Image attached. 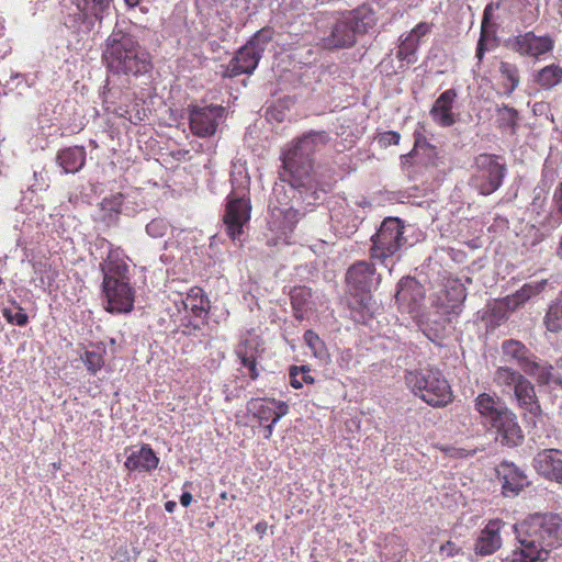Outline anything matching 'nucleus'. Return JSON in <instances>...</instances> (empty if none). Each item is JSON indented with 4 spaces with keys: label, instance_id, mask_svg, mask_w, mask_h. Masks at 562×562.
Masks as SVG:
<instances>
[{
    "label": "nucleus",
    "instance_id": "680f3d73",
    "mask_svg": "<svg viewBox=\"0 0 562 562\" xmlns=\"http://www.w3.org/2000/svg\"><path fill=\"white\" fill-rule=\"evenodd\" d=\"M493 11H494V3L493 2H490L485 8H484V11H483V15H482V22L483 23H495L493 21Z\"/></svg>",
    "mask_w": 562,
    "mask_h": 562
},
{
    "label": "nucleus",
    "instance_id": "79ce46f5",
    "mask_svg": "<svg viewBox=\"0 0 562 562\" xmlns=\"http://www.w3.org/2000/svg\"><path fill=\"white\" fill-rule=\"evenodd\" d=\"M499 72L504 79H506L509 82V86H507V92L512 93L514 92L520 82L519 77V69L517 65L508 63V61H501L499 64Z\"/></svg>",
    "mask_w": 562,
    "mask_h": 562
},
{
    "label": "nucleus",
    "instance_id": "052dcab7",
    "mask_svg": "<svg viewBox=\"0 0 562 562\" xmlns=\"http://www.w3.org/2000/svg\"><path fill=\"white\" fill-rule=\"evenodd\" d=\"M299 374L302 378V384H313L315 382L314 378L310 374V367L308 366H300L297 367Z\"/></svg>",
    "mask_w": 562,
    "mask_h": 562
},
{
    "label": "nucleus",
    "instance_id": "a18cd8bd",
    "mask_svg": "<svg viewBox=\"0 0 562 562\" xmlns=\"http://www.w3.org/2000/svg\"><path fill=\"white\" fill-rule=\"evenodd\" d=\"M207 323L200 318H194L192 314L184 315L180 318V327H183L182 334L184 336L196 337L198 333L202 330L203 326Z\"/></svg>",
    "mask_w": 562,
    "mask_h": 562
},
{
    "label": "nucleus",
    "instance_id": "09e8293b",
    "mask_svg": "<svg viewBox=\"0 0 562 562\" xmlns=\"http://www.w3.org/2000/svg\"><path fill=\"white\" fill-rule=\"evenodd\" d=\"M552 206L554 210L553 218L562 223V180L558 183L552 195Z\"/></svg>",
    "mask_w": 562,
    "mask_h": 562
},
{
    "label": "nucleus",
    "instance_id": "cd10ccee",
    "mask_svg": "<svg viewBox=\"0 0 562 562\" xmlns=\"http://www.w3.org/2000/svg\"><path fill=\"white\" fill-rule=\"evenodd\" d=\"M125 195L121 192L105 196L100 202L101 222L106 227L117 226Z\"/></svg>",
    "mask_w": 562,
    "mask_h": 562
},
{
    "label": "nucleus",
    "instance_id": "9b49d317",
    "mask_svg": "<svg viewBox=\"0 0 562 562\" xmlns=\"http://www.w3.org/2000/svg\"><path fill=\"white\" fill-rule=\"evenodd\" d=\"M273 31L263 27L257 31L245 45L239 47L227 65V76L233 78L239 75H251L258 67L260 59L272 41Z\"/></svg>",
    "mask_w": 562,
    "mask_h": 562
},
{
    "label": "nucleus",
    "instance_id": "dca6fc26",
    "mask_svg": "<svg viewBox=\"0 0 562 562\" xmlns=\"http://www.w3.org/2000/svg\"><path fill=\"white\" fill-rule=\"evenodd\" d=\"M495 472L502 485V495L505 497H516L531 485L526 471L512 461L503 460L495 468Z\"/></svg>",
    "mask_w": 562,
    "mask_h": 562
},
{
    "label": "nucleus",
    "instance_id": "338daca9",
    "mask_svg": "<svg viewBox=\"0 0 562 562\" xmlns=\"http://www.w3.org/2000/svg\"><path fill=\"white\" fill-rule=\"evenodd\" d=\"M393 194H394V199H396V201H398L401 203H404L406 200H408L411 198V194L404 190H398V191L394 192Z\"/></svg>",
    "mask_w": 562,
    "mask_h": 562
},
{
    "label": "nucleus",
    "instance_id": "9d476101",
    "mask_svg": "<svg viewBox=\"0 0 562 562\" xmlns=\"http://www.w3.org/2000/svg\"><path fill=\"white\" fill-rule=\"evenodd\" d=\"M112 0H71L63 4V24L72 32L85 30L90 32L97 22L110 14Z\"/></svg>",
    "mask_w": 562,
    "mask_h": 562
},
{
    "label": "nucleus",
    "instance_id": "4be33fe9",
    "mask_svg": "<svg viewBox=\"0 0 562 562\" xmlns=\"http://www.w3.org/2000/svg\"><path fill=\"white\" fill-rule=\"evenodd\" d=\"M514 395L518 403V406L529 414V422L536 424V418L542 414L541 405L536 394L535 385L526 378L514 389Z\"/></svg>",
    "mask_w": 562,
    "mask_h": 562
},
{
    "label": "nucleus",
    "instance_id": "20e7f679",
    "mask_svg": "<svg viewBox=\"0 0 562 562\" xmlns=\"http://www.w3.org/2000/svg\"><path fill=\"white\" fill-rule=\"evenodd\" d=\"M102 60L113 76L149 80L154 68L151 55L140 45L133 27L120 29L117 24L104 42Z\"/></svg>",
    "mask_w": 562,
    "mask_h": 562
},
{
    "label": "nucleus",
    "instance_id": "5701e85b",
    "mask_svg": "<svg viewBox=\"0 0 562 562\" xmlns=\"http://www.w3.org/2000/svg\"><path fill=\"white\" fill-rule=\"evenodd\" d=\"M502 359L505 362L515 363L525 373L528 367L537 357L535 353L520 340L506 339L502 342Z\"/></svg>",
    "mask_w": 562,
    "mask_h": 562
},
{
    "label": "nucleus",
    "instance_id": "39448f33",
    "mask_svg": "<svg viewBox=\"0 0 562 562\" xmlns=\"http://www.w3.org/2000/svg\"><path fill=\"white\" fill-rule=\"evenodd\" d=\"M374 260H357L345 273L346 293L349 295V308L356 323L368 324L378 308L373 292L379 288L382 277L376 272Z\"/></svg>",
    "mask_w": 562,
    "mask_h": 562
},
{
    "label": "nucleus",
    "instance_id": "f03ea898",
    "mask_svg": "<svg viewBox=\"0 0 562 562\" xmlns=\"http://www.w3.org/2000/svg\"><path fill=\"white\" fill-rule=\"evenodd\" d=\"M518 546L515 562H546L562 547V517L552 512L533 513L512 526Z\"/></svg>",
    "mask_w": 562,
    "mask_h": 562
},
{
    "label": "nucleus",
    "instance_id": "bb28decb",
    "mask_svg": "<svg viewBox=\"0 0 562 562\" xmlns=\"http://www.w3.org/2000/svg\"><path fill=\"white\" fill-rule=\"evenodd\" d=\"M183 308L193 315L194 318H200L207 323L210 313V300L202 289H191L184 300H181Z\"/></svg>",
    "mask_w": 562,
    "mask_h": 562
},
{
    "label": "nucleus",
    "instance_id": "1a4fd4ad",
    "mask_svg": "<svg viewBox=\"0 0 562 562\" xmlns=\"http://www.w3.org/2000/svg\"><path fill=\"white\" fill-rule=\"evenodd\" d=\"M405 379L414 395L435 408L446 407L453 401L451 386L437 368L426 367L409 371Z\"/></svg>",
    "mask_w": 562,
    "mask_h": 562
},
{
    "label": "nucleus",
    "instance_id": "c85d7f7f",
    "mask_svg": "<svg viewBox=\"0 0 562 562\" xmlns=\"http://www.w3.org/2000/svg\"><path fill=\"white\" fill-rule=\"evenodd\" d=\"M547 285L548 281L544 279L525 283L514 294L507 296V306L512 308V311L518 310L525 303L541 294Z\"/></svg>",
    "mask_w": 562,
    "mask_h": 562
},
{
    "label": "nucleus",
    "instance_id": "5fc2aeb1",
    "mask_svg": "<svg viewBox=\"0 0 562 562\" xmlns=\"http://www.w3.org/2000/svg\"><path fill=\"white\" fill-rule=\"evenodd\" d=\"M432 24L428 22H419L409 33L411 37L419 43V40L430 33Z\"/></svg>",
    "mask_w": 562,
    "mask_h": 562
},
{
    "label": "nucleus",
    "instance_id": "4d7b16f0",
    "mask_svg": "<svg viewBox=\"0 0 562 562\" xmlns=\"http://www.w3.org/2000/svg\"><path fill=\"white\" fill-rule=\"evenodd\" d=\"M461 552V548L457 547V544L448 540L447 542L442 543L439 548V553L441 555H446L447 558H453L458 555Z\"/></svg>",
    "mask_w": 562,
    "mask_h": 562
},
{
    "label": "nucleus",
    "instance_id": "6e6d98bb",
    "mask_svg": "<svg viewBox=\"0 0 562 562\" xmlns=\"http://www.w3.org/2000/svg\"><path fill=\"white\" fill-rule=\"evenodd\" d=\"M532 113L537 116H546L553 121V114L550 111V104L544 101L536 102L532 105Z\"/></svg>",
    "mask_w": 562,
    "mask_h": 562
},
{
    "label": "nucleus",
    "instance_id": "de8ad7c7",
    "mask_svg": "<svg viewBox=\"0 0 562 562\" xmlns=\"http://www.w3.org/2000/svg\"><path fill=\"white\" fill-rule=\"evenodd\" d=\"M1 313L4 319L11 325L24 327L29 324V316L24 308H20V311L13 312L9 306H2Z\"/></svg>",
    "mask_w": 562,
    "mask_h": 562
},
{
    "label": "nucleus",
    "instance_id": "c9c22d12",
    "mask_svg": "<svg viewBox=\"0 0 562 562\" xmlns=\"http://www.w3.org/2000/svg\"><path fill=\"white\" fill-rule=\"evenodd\" d=\"M543 325L551 333L562 331V299L551 302L543 317Z\"/></svg>",
    "mask_w": 562,
    "mask_h": 562
},
{
    "label": "nucleus",
    "instance_id": "f257e3e1",
    "mask_svg": "<svg viewBox=\"0 0 562 562\" xmlns=\"http://www.w3.org/2000/svg\"><path fill=\"white\" fill-rule=\"evenodd\" d=\"M330 140L326 131L303 133L281 153L280 179L289 189H274L277 205L272 207V224L281 234L292 233L307 212L325 202L333 189V177L314 168L315 154Z\"/></svg>",
    "mask_w": 562,
    "mask_h": 562
},
{
    "label": "nucleus",
    "instance_id": "2f4dec72",
    "mask_svg": "<svg viewBox=\"0 0 562 562\" xmlns=\"http://www.w3.org/2000/svg\"><path fill=\"white\" fill-rule=\"evenodd\" d=\"M496 32V23L481 22L480 37L475 48V57L477 58L479 63H482L486 52L494 49L498 46L499 43Z\"/></svg>",
    "mask_w": 562,
    "mask_h": 562
},
{
    "label": "nucleus",
    "instance_id": "a211bd4d",
    "mask_svg": "<svg viewBox=\"0 0 562 562\" xmlns=\"http://www.w3.org/2000/svg\"><path fill=\"white\" fill-rule=\"evenodd\" d=\"M537 473L547 480L562 483V450L544 449L532 460Z\"/></svg>",
    "mask_w": 562,
    "mask_h": 562
},
{
    "label": "nucleus",
    "instance_id": "3c124183",
    "mask_svg": "<svg viewBox=\"0 0 562 562\" xmlns=\"http://www.w3.org/2000/svg\"><path fill=\"white\" fill-rule=\"evenodd\" d=\"M401 139L400 133L395 131H387L379 134L376 142L381 148H386L391 145H397Z\"/></svg>",
    "mask_w": 562,
    "mask_h": 562
},
{
    "label": "nucleus",
    "instance_id": "774afa93",
    "mask_svg": "<svg viewBox=\"0 0 562 562\" xmlns=\"http://www.w3.org/2000/svg\"><path fill=\"white\" fill-rule=\"evenodd\" d=\"M176 508H177V503L175 501H167L165 503L166 512L171 514V513H173L176 510Z\"/></svg>",
    "mask_w": 562,
    "mask_h": 562
},
{
    "label": "nucleus",
    "instance_id": "72a5a7b5",
    "mask_svg": "<svg viewBox=\"0 0 562 562\" xmlns=\"http://www.w3.org/2000/svg\"><path fill=\"white\" fill-rule=\"evenodd\" d=\"M289 295L295 319L303 321L305 312L310 308L312 290L306 285H295L291 288Z\"/></svg>",
    "mask_w": 562,
    "mask_h": 562
},
{
    "label": "nucleus",
    "instance_id": "f3484780",
    "mask_svg": "<svg viewBox=\"0 0 562 562\" xmlns=\"http://www.w3.org/2000/svg\"><path fill=\"white\" fill-rule=\"evenodd\" d=\"M490 428L495 430L496 441L504 447L516 448L524 442L522 429L518 424L516 414L510 408L506 409Z\"/></svg>",
    "mask_w": 562,
    "mask_h": 562
},
{
    "label": "nucleus",
    "instance_id": "c756f323",
    "mask_svg": "<svg viewBox=\"0 0 562 562\" xmlns=\"http://www.w3.org/2000/svg\"><path fill=\"white\" fill-rule=\"evenodd\" d=\"M532 81L543 90H552L562 83V67L550 64L532 72Z\"/></svg>",
    "mask_w": 562,
    "mask_h": 562
},
{
    "label": "nucleus",
    "instance_id": "c03bdc74",
    "mask_svg": "<svg viewBox=\"0 0 562 562\" xmlns=\"http://www.w3.org/2000/svg\"><path fill=\"white\" fill-rule=\"evenodd\" d=\"M93 246L97 250H101L102 252H106V257L102 259L100 263H106L110 255H114V252H120L119 258L122 260H128V257L124 254V250L121 247H116L113 244H111L106 238L98 236L94 241Z\"/></svg>",
    "mask_w": 562,
    "mask_h": 562
},
{
    "label": "nucleus",
    "instance_id": "864d4df0",
    "mask_svg": "<svg viewBox=\"0 0 562 562\" xmlns=\"http://www.w3.org/2000/svg\"><path fill=\"white\" fill-rule=\"evenodd\" d=\"M414 138H415V144H414L413 149H415V151L417 149H423V150L428 151V156L436 154V146L431 145L420 132L415 131Z\"/></svg>",
    "mask_w": 562,
    "mask_h": 562
},
{
    "label": "nucleus",
    "instance_id": "4c0bfd02",
    "mask_svg": "<svg viewBox=\"0 0 562 562\" xmlns=\"http://www.w3.org/2000/svg\"><path fill=\"white\" fill-rule=\"evenodd\" d=\"M400 45L396 52V57L400 60L406 61L407 64H414L417 61V49L419 47V43L411 37L408 34L405 36L402 35L400 37Z\"/></svg>",
    "mask_w": 562,
    "mask_h": 562
},
{
    "label": "nucleus",
    "instance_id": "e2e57ef3",
    "mask_svg": "<svg viewBox=\"0 0 562 562\" xmlns=\"http://www.w3.org/2000/svg\"><path fill=\"white\" fill-rule=\"evenodd\" d=\"M254 529L259 535L260 539H262L267 532L268 524L265 520H260L254 526Z\"/></svg>",
    "mask_w": 562,
    "mask_h": 562
},
{
    "label": "nucleus",
    "instance_id": "473e14b6",
    "mask_svg": "<svg viewBox=\"0 0 562 562\" xmlns=\"http://www.w3.org/2000/svg\"><path fill=\"white\" fill-rule=\"evenodd\" d=\"M235 352L241 367L247 369V375L250 380L256 381L260 376V372L262 370V367H260L257 361V348H249L248 341L245 340L237 347Z\"/></svg>",
    "mask_w": 562,
    "mask_h": 562
},
{
    "label": "nucleus",
    "instance_id": "7ed1b4c3",
    "mask_svg": "<svg viewBox=\"0 0 562 562\" xmlns=\"http://www.w3.org/2000/svg\"><path fill=\"white\" fill-rule=\"evenodd\" d=\"M378 21L376 11L369 4L324 13L316 26L321 45L329 52L352 48L374 31Z\"/></svg>",
    "mask_w": 562,
    "mask_h": 562
},
{
    "label": "nucleus",
    "instance_id": "69168bd1",
    "mask_svg": "<svg viewBox=\"0 0 562 562\" xmlns=\"http://www.w3.org/2000/svg\"><path fill=\"white\" fill-rule=\"evenodd\" d=\"M452 291L456 293V300L459 302H463L467 297L465 289L462 285L453 288Z\"/></svg>",
    "mask_w": 562,
    "mask_h": 562
},
{
    "label": "nucleus",
    "instance_id": "2eb2a0df",
    "mask_svg": "<svg viewBox=\"0 0 562 562\" xmlns=\"http://www.w3.org/2000/svg\"><path fill=\"white\" fill-rule=\"evenodd\" d=\"M188 112L192 134L205 138L216 133L220 121L224 117L225 108L216 104L205 106L190 104Z\"/></svg>",
    "mask_w": 562,
    "mask_h": 562
},
{
    "label": "nucleus",
    "instance_id": "bf43d9fd",
    "mask_svg": "<svg viewBox=\"0 0 562 562\" xmlns=\"http://www.w3.org/2000/svg\"><path fill=\"white\" fill-rule=\"evenodd\" d=\"M192 486V483L187 481L184 482L182 488H183V492L182 494L180 495V504L183 506V507H189L190 504L192 503V494L187 491V488L191 487Z\"/></svg>",
    "mask_w": 562,
    "mask_h": 562
},
{
    "label": "nucleus",
    "instance_id": "423d86ee",
    "mask_svg": "<svg viewBox=\"0 0 562 562\" xmlns=\"http://www.w3.org/2000/svg\"><path fill=\"white\" fill-rule=\"evenodd\" d=\"M120 252L110 255L106 263H99L102 274L101 293L103 306L110 314H127L134 308L135 288L133 269Z\"/></svg>",
    "mask_w": 562,
    "mask_h": 562
},
{
    "label": "nucleus",
    "instance_id": "13d9d810",
    "mask_svg": "<svg viewBox=\"0 0 562 562\" xmlns=\"http://www.w3.org/2000/svg\"><path fill=\"white\" fill-rule=\"evenodd\" d=\"M290 385L296 390L302 389V378L299 374L297 366L290 367L289 370Z\"/></svg>",
    "mask_w": 562,
    "mask_h": 562
},
{
    "label": "nucleus",
    "instance_id": "ddd939ff",
    "mask_svg": "<svg viewBox=\"0 0 562 562\" xmlns=\"http://www.w3.org/2000/svg\"><path fill=\"white\" fill-rule=\"evenodd\" d=\"M555 41L549 34L536 35L533 31L519 32L504 40L503 46L520 57H530L540 60L542 56L551 53Z\"/></svg>",
    "mask_w": 562,
    "mask_h": 562
},
{
    "label": "nucleus",
    "instance_id": "6ab92c4d",
    "mask_svg": "<svg viewBox=\"0 0 562 562\" xmlns=\"http://www.w3.org/2000/svg\"><path fill=\"white\" fill-rule=\"evenodd\" d=\"M505 526L502 519H491L481 530L474 543V553L480 557H486L501 549L503 540L501 530Z\"/></svg>",
    "mask_w": 562,
    "mask_h": 562
},
{
    "label": "nucleus",
    "instance_id": "8fccbe9b",
    "mask_svg": "<svg viewBox=\"0 0 562 562\" xmlns=\"http://www.w3.org/2000/svg\"><path fill=\"white\" fill-rule=\"evenodd\" d=\"M289 413V405L286 403L280 404V411H278V414L272 418V422L266 423L265 425H261L263 427L265 431V438L270 439L272 436L273 429L276 424L286 414Z\"/></svg>",
    "mask_w": 562,
    "mask_h": 562
},
{
    "label": "nucleus",
    "instance_id": "6e6552de",
    "mask_svg": "<svg viewBox=\"0 0 562 562\" xmlns=\"http://www.w3.org/2000/svg\"><path fill=\"white\" fill-rule=\"evenodd\" d=\"M413 229L412 225L400 217H385L375 234L371 236L370 259L380 262L392 272L395 262L400 259V256L394 259L397 252L413 245L408 240V233Z\"/></svg>",
    "mask_w": 562,
    "mask_h": 562
},
{
    "label": "nucleus",
    "instance_id": "4468645a",
    "mask_svg": "<svg viewBox=\"0 0 562 562\" xmlns=\"http://www.w3.org/2000/svg\"><path fill=\"white\" fill-rule=\"evenodd\" d=\"M394 299L400 311L418 315L425 305L426 289L415 277L404 276L396 283Z\"/></svg>",
    "mask_w": 562,
    "mask_h": 562
},
{
    "label": "nucleus",
    "instance_id": "e433bc0d",
    "mask_svg": "<svg viewBox=\"0 0 562 562\" xmlns=\"http://www.w3.org/2000/svg\"><path fill=\"white\" fill-rule=\"evenodd\" d=\"M105 353V346L103 342H99L94 350H86L81 356L86 369L91 374H97L99 370L104 366L103 355Z\"/></svg>",
    "mask_w": 562,
    "mask_h": 562
},
{
    "label": "nucleus",
    "instance_id": "393cba45",
    "mask_svg": "<svg viewBox=\"0 0 562 562\" xmlns=\"http://www.w3.org/2000/svg\"><path fill=\"white\" fill-rule=\"evenodd\" d=\"M474 407L488 426L509 408L502 397L490 393H480L474 400Z\"/></svg>",
    "mask_w": 562,
    "mask_h": 562
},
{
    "label": "nucleus",
    "instance_id": "a19ab883",
    "mask_svg": "<svg viewBox=\"0 0 562 562\" xmlns=\"http://www.w3.org/2000/svg\"><path fill=\"white\" fill-rule=\"evenodd\" d=\"M524 376L522 373L514 368L505 366L497 368L494 380L499 385L515 389Z\"/></svg>",
    "mask_w": 562,
    "mask_h": 562
},
{
    "label": "nucleus",
    "instance_id": "412c9836",
    "mask_svg": "<svg viewBox=\"0 0 562 562\" xmlns=\"http://www.w3.org/2000/svg\"><path fill=\"white\" fill-rule=\"evenodd\" d=\"M87 150L85 146L74 145L60 148L55 157L61 175H76L86 166Z\"/></svg>",
    "mask_w": 562,
    "mask_h": 562
},
{
    "label": "nucleus",
    "instance_id": "a878e982",
    "mask_svg": "<svg viewBox=\"0 0 562 562\" xmlns=\"http://www.w3.org/2000/svg\"><path fill=\"white\" fill-rule=\"evenodd\" d=\"M283 401L267 397H251L246 404V411L251 414L259 425L272 422V418L280 411Z\"/></svg>",
    "mask_w": 562,
    "mask_h": 562
},
{
    "label": "nucleus",
    "instance_id": "7c9ffc66",
    "mask_svg": "<svg viewBox=\"0 0 562 562\" xmlns=\"http://www.w3.org/2000/svg\"><path fill=\"white\" fill-rule=\"evenodd\" d=\"M525 374L532 376L539 386L553 385L554 387H561L560 378L554 375L553 368L548 362L540 363L535 359Z\"/></svg>",
    "mask_w": 562,
    "mask_h": 562
},
{
    "label": "nucleus",
    "instance_id": "0e129e2a",
    "mask_svg": "<svg viewBox=\"0 0 562 562\" xmlns=\"http://www.w3.org/2000/svg\"><path fill=\"white\" fill-rule=\"evenodd\" d=\"M551 367L553 368L554 375L560 378L562 387V357L557 359L554 364H551Z\"/></svg>",
    "mask_w": 562,
    "mask_h": 562
},
{
    "label": "nucleus",
    "instance_id": "f8f14e48",
    "mask_svg": "<svg viewBox=\"0 0 562 562\" xmlns=\"http://www.w3.org/2000/svg\"><path fill=\"white\" fill-rule=\"evenodd\" d=\"M475 172L470 184L482 195H490L497 191L507 175V165L502 156L495 154H480L474 160Z\"/></svg>",
    "mask_w": 562,
    "mask_h": 562
},
{
    "label": "nucleus",
    "instance_id": "ea45409f",
    "mask_svg": "<svg viewBox=\"0 0 562 562\" xmlns=\"http://www.w3.org/2000/svg\"><path fill=\"white\" fill-rule=\"evenodd\" d=\"M303 339L305 345L310 348L315 358L319 360H326L328 358L329 355L325 342L314 330H305Z\"/></svg>",
    "mask_w": 562,
    "mask_h": 562
},
{
    "label": "nucleus",
    "instance_id": "603ef678",
    "mask_svg": "<svg viewBox=\"0 0 562 562\" xmlns=\"http://www.w3.org/2000/svg\"><path fill=\"white\" fill-rule=\"evenodd\" d=\"M423 333L425 334V336L432 342L435 344H440V340L443 338V326H441V328H436L434 326H431V324L427 321L426 323H424L423 325Z\"/></svg>",
    "mask_w": 562,
    "mask_h": 562
},
{
    "label": "nucleus",
    "instance_id": "b1692460",
    "mask_svg": "<svg viewBox=\"0 0 562 562\" xmlns=\"http://www.w3.org/2000/svg\"><path fill=\"white\" fill-rule=\"evenodd\" d=\"M160 459L148 443H142L138 450L127 456L124 467L130 472L151 473L159 465Z\"/></svg>",
    "mask_w": 562,
    "mask_h": 562
},
{
    "label": "nucleus",
    "instance_id": "49530a36",
    "mask_svg": "<svg viewBox=\"0 0 562 562\" xmlns=\"http://www.w3.org/2000/svg\"><path fill=\"white\" fill-rule=\"evenodd\" d=\"M169 228L170 223L168 220L165 217H156L146 225L145 231L151 238H161L167 234Z\"/></svg>",
    "mask_w": 562,
    "mask_h": 562
},
{
    "label": "nucleus",
    "instance_id": "37998d69",
    "mask_svg": "<svg viewBox=\"0 0 562 562\" xmlns=\"http://www.w3.org/2000/svg\"><path fill=\"white\" fill-rule=\"evenodd\" d=\"M49 184H50V178L44 168L41 170H34L33 182L27 187L26 192H22L23 200L26 199L25 194L27 192L35 193V192L46 191L49 188Z\"/></svg>",
    "mask_w": 562,
    "mask_h": 562
},
{
    "label": "nucleus",
    "instance_id": "f704fd0d",
    "mask_svg": "<svg viewBox=\"0 0 562 562\" xmlns=\"http://www.w3.org/2000/svg\"><path fill=\"white\" fill-rule=\"evenodd\" d=\"M496 112L498 128L503 132H509L512 135L515 134L518 128V111L507 104H502Z\"/></svg>",
    "mask_w": 562,
    "mask_h": 562
},
{
    "label": "nucleus",
    "instance_id": "aec40b11",
    "mask_svg": "<svg viewBox=\"0 0 562 562\" xmlns=\"http://www.w3.org/2000/svg\"><path fill=\"white\" fill-rule=\"evenodd\" d=\"M457 97L456 89L450 88L441 92L434 102L429 114L440 127H450L457 122L459 114L452 111Z\"/></svg>",
    "mask_w": 562,
    "mask_h": 562
},
{
    "label": "nucleus",
    "instance_id": "58836bf2",
    "mask_svg": "<svg viewBox=\"0 0 562 562\" xmlns=\"http://www.w3.org/2000/svg\"><path fill=\"white\" fill-rule=\"evenodd\" d=\"M509 312L512 308L507 306V296L496 302L492 306H488L485 314L488 322L494 326H499L508 319Z\"/></svg>",
    "mask_w": 562,
    "mask_h": 562
},
{
    "label": "nucleus",
    "instance_id": "0eeeda50",
    "mask_svg": "<svg viewBox=\"0 0 562 562\" xmlns=\"http://www.w3.org/2000/svg\"><path fill=\"white\" fill-rule=\"evenodd\" d=\"M229 181L232 189L225 199L223 222L229 238L241 243L251 218L250 176L246 168L235 167Z\"/></svg>",
    "mask_w": 562,
    "mask_h": 562
}]
</instances>
